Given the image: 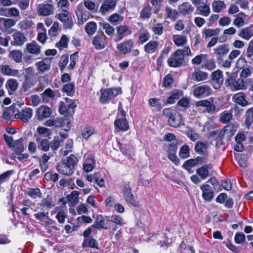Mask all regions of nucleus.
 <instances>
[{"label": "nucleus", "mask_w": 253, "mask_h": 253, "mask_svg": "<svg viewBox=\"0 0 253 253\" xmlns=\"http://www.w3.org/2000/svg\"><path fill=\"white\" fill-rule=\"evenodd\" d=\"M238 36L243 39L249 41L253 37V25H251L241 29L238 34Z\"/></svg>", "instance_id": "5701e85b"}, {"label": "nucleus", "mask_w": 253, "mask_h": 253, "mask_svg": "<svg viewBox=\"0 0 253 253\" xmlns=\"http://www.w3.org/2000/svg\"><path fill=\"white\" fill-rule=\"evenodd\" d=\"M202 158L200 157H198L196 159H190L186 161L185 163L183 164V168L187 170L189 169V168L196 165L199 161L202 160Z\"/></svg>", "instance_id": "3c124183"}, {"label": "nucleus", "mask_w": 253, "mask_h": 253, "mask_svg": "<svg viewBox=\"0 0 253 253\" xmlns=\"http://www.w3.org/2000/svg\"><path fill=\"white\" fill-rule=\"evenodd\" d=\"M211 13V9L209 4L205 3L203 5H199L197 7L195 14L201 15L203 16H208Z\"/></svg>", "instance_id": "cd10ccee"}, {"label": "nucleus", "mask_w": 253, "mask_h": 253, "mask_svg": "<svg viewBox=\"0 0 253 253\" xmlns=\"http://www.w3.org/2000/svg\"><path fill=\"white\" fill-rule=\"evenodd\" d=\"M26 50L30 53L39 54L41 52V46L36 42H33L26 44Z\"/></svg>", "instance_id": "c756f323"}, {"label": "nucleus", "mask_w": 253, "mask_h": 253, "mask_svg": "<svg viewBox=\"0 0 253 253\" xmlns=\"http://www.w3.org/2000/svg\"><path fill=\"white\" fill-rule=\"evenodd\" d=\"M212 84L215 88H218L223 83V78L221 71L217 70L211 74Z\"/></svg>", "instance_id": "412c9836"}, {"label": "nucleus", "mask_w": 253, "mask_h": 253, "mask_svg": "<svg viewBox=\"0 0 253 253\" xmlns=\"http://www.w3.org/2000/svg\"><path fill=\"white\" fill-rule=\"evenodd\" d=\"M200 189L202 191L203 199L207 202H211L214 197V192L212 187L209 184H203Z\"/></svg>", "instance_id": "2eb2a0df"}, {"label": "nucleus", "mask_w": 253, "mask_h": 253, "mask_svg": "<svg viewBox=\"0 0 253 253\" xmlns=\"http://www.w3.org/2000/svg\"><path fill=\"white\" fill-rule=\"evenodd\" d=\"M38 205L42 207H46L49 209L54 207V204L52 200L48 197L42 200L41 203L38 204Z\"/></svg>", "instance_id": "4d7b16f0"}, {"label": "nucleus", "mask_w": 253, "mask_h": 253, "mask_svg": "<svg viewBox=\"0 0 253 253\" xmlns=\"http://www.w3.org/2000/svg\"><path fill=\"white\" fill-rule=\"evenodd\" d=\"M107 221L112 222L121 226L124 224L122 217L121 216L118 215H113L111 216L107 217Z\"/></svg>", "instance_id": "603ef678"}, {"label": "nucleus", "mask_w": 253, "mask_h": 253, "mask_svg": "<svg viewBox=\"0 0 253 253\" xmlns=\"http://www.w3.org/2000/svg\"><path fill=\"white\" fill-rule=\"evenodd\" d=\"M96 161L92 156H87L83 164V170L85 172L91 171L95 167Z\"/></svg>", "instance_id": "4be33fe9"}, {"label": "nucleus", "mask_w": 253, "mask_h": 253, "mask_svg": "<svg viewBox=\"0 0 253 253\" xmlns=\"http://www.w3.org/2000/svg\"><path fill=\"white\" fill-rule=\"evenodd\" d=\"M246 95L243 92H240L235 94L233 97L234 101L238 104L245 106L248 104V101L246 99Z\"/></svg>", "instance_id": "72a5a7b5"}, {"label": "nucleus", "mask_w": 253, "mask_h": 253, "mask_svg": "<svg viewBox=\"0 0 253 253\" xmlns=\"http://www.w3.org/2000/svg\"><path fill=\"white\" fill-rule=\"evenodd\" d=\"M26 194L30 197L33 199L37 198H41L42 197V193L38 188H30L27 189Z\"/></svg>", "instance_id": "4c0bfd02"}, {"label": "nucleus", "mask_w": 253, "mask_h": 253, "mask_svg": "<svg viewBox=\"0 0 253 253\" xmlns=\"http://www.w3.org/2000/svg\"><path fill=\"white\" fill-rule=\"evenodd\" d=\"M212 168V165L210 164L204 165L197 169L196 173L202 179H205L209 175V170L211 169Z\"/></svg>", "instance_id": "bb28decb"}, {"label": "nucleus", "mask_w": 253, "mask_h": 253, "mask_svg": "<svg viewBox=\"0 0 253 253\" xmlns=\"http://www.w3.org/2000/svg\"><path fill=\"white\" fill-rule=\"evenodd\" d=\"M232 114L230 111H225L220 116V121L223 124L229 122L232 119Z\"/></svg>", "instance_id": "49530a36"}, {"label": "nucleus", "mask_w": 253, "mask_h": 253, "mask_svg": "<svg viewBox=\"0 0 253 253\" xmlns=\"http://www.w3.org/2000/svg\"><path fill=\"white\" fill-rule=\"evenodd\" d=\"M225 3L221 0H214L212 2V7L213 11L215 12L218 13L221 10L225 8Z\"/></svg>", "instance_id": "a19ab883"}, {"label": "nucleus", "mask_w": 253, "mask_h": 253, "mask_svg": "<svg viewBox=\"0 0 253 253\" xmlns=\"http://www.w3.org/2000/svg\"><path fill=\"white\" fill-rule=\"evenodd\" d=\"M191 50L188 46L183 49H178L168 59V63L170 67H178L182 64L185 55H189Z\"/></svg>", "instance_id": "f257e3e1"}, {"label": "nucleus", "mask_w": 253, "mask_h": 253, "mask_svg": "<svg viewBox=\"0 0 253 253\" xmlns=\"http://www.w3.org/2000/svg\"><path fill=\"white\" fill-rule=\"evenodd\" d=\"M37 132L39 135L43 137L49 136L51 134V130L46 127L40 126L37 129Z\"/></svg>", "instance_id": "69168bd1"}, {"label": "nucleus", "mask_w": 253, "mask_h": 253, "mask_svg": "<svg viewBox=\"0 0 253 253\" xmlns=\"http://www.w3.org/2000/svg\"><path fill=\"white\" fill-rule=\"evenodd\" d=\"M0 68L1 72L4 75L20 78L23 75L22 71L12 69L8 65H1L0 66Z\"/></svg>", "instance_id": "ddd939ff"}, {"label": "nucleus", "mask_w": 253, "mask_h": 253, "mask_svg": "<svg viewBox=\"0 0 253 253\" xmlns=\"http://www.w3.org/2000/svg\"><path fill=\"white\" fill-rule=\"evenodd\" d=\"M78 161L77 157L75 155L71 154L67 158L65 163L69 166H71L72 169H74L75 166L78 164Z\"/></svg>", "instance_id": "680f3d73"}, {"label": "nucleus", "mask_w": 253, "mask_h": 253, "mask_svg": "<svg viewBox=\"0 0 253 253\" xmlns=\"http://www.w3.org/2000/svg\"><path fill=\"white\" fill-rule=\"evenodd\" d=\"M26 74L24 76V81L22 87L24 91H28L37 83V78L35 75L33 68L28 67L25 69Z\"/></svg>", "instance_id": "7ed1b4c3"}, {"label": "nucleus", "mask_w": 253, "mask_h": 253, "mask_svg": "<svg viewBox=\"0 0 253 253\" xmlns=\"http://www.w3.org/2000/svg\"><path fill=\"white\" fill-rule=\"evenodd\" d=\"M122 192L126 201L133 206H137V202L134 199V196L131 193L130 183H125L122 188Z\"/></svg>", "instance_id": "1a4fd4ad"}, {"label": "nucleus", "mask_w": 253, "mask_h": 253, "mask_svg": "<svg viewBox=\"0 0 253 253\" xmlns=\"http://www.w3.org/2000/svg\"><path fill=\"white\" fill-rule=\"evenodd\" d=\"M213 50L216 61H217L221 58H224V57L226 56L230 49L228 45L222 44L214 48Z\"/></svg>", "instance_id": "6ab92c4d"}, {"label": "nucleus", "mask_w": 253, "mask_h": 253, "mask_svg": "<svg viewBox=\"0 0 253 253\" xmlns=\"http://www.w3.org/2000/svg\"><path fill=\"white\" fill-rule=\"evenodd\" d=\"M179 12L182 15H188L191 13L194 8L189 2H185L180 5L178 8Z\"/></svg>", "instance_id": "c85d7f7f"}, {"label": "nucleus", "mask_w": 253, "mask_h": 253, "mask_svg": "<svg viewBox=\"0 0 253 253\" xmlns=\"http://www.w3.org/2000/svg\"><path fill=\"white\" fill-rule=\"evenodd\" d=\"M150 35L149 32L145 30H140L139 36V42L140 43H143L149 40Z\"/></svg>", "instance_id": "bf43d9fd"}, {"label": "nucleus", "mask_w": 253, "mask_h": 253, "mask_svg": "<svg viewBox=\"0 0 253 253\" xmlns=\"http://www.w3.org/2000/svg\"><path fill=\"white\" fill-rule=\"evenodd\" d=\"M183 96V92L182 90H174L169 96L167 100L169 104H173L175 101L178 100L180 97Z\"/></svg>", "instance_id": "58836bf2"}, {"label": "nucleus", "mask_w": 253, "mask_h": 253, "mask_svg": "<svg viewBox=\"0 0 253 253\" xmlns=\"http://www.w3.org/2000/svg\"><path fill=\"white\" fill-rule=\"evenodd\" d=\"M9 57L16 62L19 63L22 60V54L19 51L12 50L10 52Z\"/></svg>", "instance_id": "052dcab7"}, {"label": "nucleus", "mask_w": 253, "mask_h": 253, "mask_svg": "<svg viewBox=\"0 0 253 253\" xmlns=\"http://www.w3.org/2000/svg\"><path fill=\"white\" fill-rule=\"evenodd\" d=\"M63 13L56 15L55 17L63 23L64 28L71 29L73 25V21L68 9H63Z\"/></svg>", "instance_id": "6e6552de"}, {"label": "nucleus", "mask_w": 253, "mask_h": 253, "mask_svg": "<svg viewBox=\"0 0 253 253\" xmlns=\"http://www.w3.org/2000/svg\"><path fill=\"white\" fill-rule=\"evenodd\" d=\"M48 211L46 212H39L37 213H35L34 216L36 219L40 220V221H44L45 219H49Z\"/></svg>", "instance_id": "338daca9"}, {"label": "nucleus", "mask_w": 253, "mask_h": 253, "mask_svg": "<svg viewBox=\"0 0 253 253\" xmlns=\"http://www.w3.org/2000/svg\"><path fill=\"white\" fill-rule=\"evenodd\" d=\"M212 89L211 87L207 84L196 87L193 90V94L196 97H199L202 95L208 96L211 93Z\"/></svg>", "instance_id": "dca6fc26"}, {"label": "nucleus", "mask_w": 253, "mask_h": 253, "mask_svg": "<svg viewBox=\"0 0 253 253\" xmlns=\"http://www.w3.org/2000/svg\"><path fill=\"white\" fill-rule=\"evenodd\" d=\"M76 15L78 17V23L80 24H83L87 21L90 17L89 12L81 6L77 7Z\"/></svg>", "instance_id": "aec40b11"}, {"label": "nucleus", "mask_w": 253, "mask_h": 253, "mask_svg": "<svg viewBox=\"0 0 253 253\" xmlns=\"http://www.w3.org/2000/svg\"><path fill=\"white\" fill-rule=\"evenodd\" d=\"M63 91L69 96H73L75 93V84L73 83L65 84L63 87Z\"/></svg>", "instance_id": "8fccbe9b"}, {"label": "nucleus", "mask_w": 253, "mask_h": 253, "mask_svg": "<svg viewBox=\"0 0 253 253\" xmlns=\"http://www.w3.org/2000/svg\"><path fill=\"white\" fill-rule=\"evenodd\" d=\"M57 171L62 174L70 175L73 173V169L65 162H60L57 166Z\"/></svg>", "instance_id": "393cba45"}, {"label": "nucleus", "mask_w": 253, "mask_h": 253, "mask_svg": "<svg viewBox=\"0 0 253 253\" xmlns=\"http://www.w3.org/2000/svg\"><path fill=\"white\" fill-rule=\"evenodd\" d=\"M16 23V22L11 19L0 17V28L1 30H7Z\"/></svg>", "instance_id": "7c9ffc66"}, {"label": "nucleus", "mask_w": 253, "mask_h": 253, "mask_svg": "<svg viewBox=\"0 0 253 253\" xmlns=\"http://www.w3.org/2000/svg\"><path fill=\"white\" fill-rule=\"evenodd\" d=\"M94 132V129L92 126L85 127L82 132V135L84 139H87Z\"/></svg>", "instance_id": "5fc2aeb1"}, {"label": "nucleus", "mask_w": 253, "mask_h": 253, "mask_svg": "<svg viewBox=\"0 0 253 253\" xmlns=\"http://www.w3.org/2000/svg\"><path fill=\"white\" fill-rule=\"evenodd\" d=\"M13 44L16 45H22L26 42L27 39L25 37L24 34L20 32H16L13 35Z\"/></svg>", "instance_id": "473e14b6"}, {"label": "nucleus", "mask_w": 253, "mask_h": 253, "mask_svg": "<svg viewBox=\"0 0 253 253\" xmlns=\"http://www.w3.org/2000/svg\"><path fill=\"white\" fill-rule=\"evenodd\" d=\"M207 149V144L205 142L198 141L195 147V151L201 154Z\"/></svg>", "instance_id": "0e129e2a"}, {"label": "nucleus", "mask_w": 253, "mask_h": 253, "mask_svg": "<svg viewBox=\"0 0 253 253\" xmlns=\"http://www.w3.org/2000/svg\"><path fill=\"white\" fill-rule=\"evenodd\" d=\"M22 142L23 139L20 138L15 141L14 144L12 145L17 155H20L24 150L25 148Z\"/></svg>", "instance_id": "c9c22d12"}, {"label": "nucleus", "mask_w": 253, "mask_h": 253, "mask_svg": "<svg viewBox=\"0 0 253 253\" xmlns=\"http://www.w3.org/2000/svg\"><path fill=\"white\" fill-rule=\"evenodd\" d=\"M5 85L8 90L14 91L18 88V83L14 79H10L7 81Z\"/></svg>", "instance_id": "a18cd8bd"}, {"label": "nucleus", "mask_w": 253, "mask_h": 253, "mask_svg": "<svg viewBox=\"0 0 253 253\" xmlns=\"http://www.w3.org/2000/svg\"><path fill=\"white\" fill-rule=\"evenodd\" d=\"M220 30L218 28L215 29L205 28L203 30V33L205 35L206 39L212 36H217Z\"/></svg>", "instance_id": "37998d69"}, {"label": "nucleus", "mask_w": 253, "mask_h": 253, "mask_svg": "<svg viewBox=\"0 0 253 253\" xmlns=\"http://www.w3.org/2000/svg\"><path fill=\"white\" fill-rule=\"evenodd\" d=\"M121 90L120 88H102L100 90V101L102 104H105L109 100L113 99L118 95L121 94Z\"/></svg>", "instance_id": "0eeeda50"}, {"label": "nucleus", "mask_w": 253, "mask_h": 253, "mask_svg": "<svg viewBox=\"0 0 253 253\" xmlns=\"http://www.w3.org/2000/svg\"><path fill=\"white\" fill-rule=\"evenodd\" d=\"M114 126L118 132L126 131L129 128L128 123L126 118V113L120 105H119L117 117L114 122Z\"/></svg>", "instance_id": "f03ea898"}, {"label": "nucleus", "mask_w": 253, "mask_h": 253, "mask_svg": "<svg viewBox=\"0 0 253 253\" xmlns=\"http://www.w3.org/2000/svg\"><path fill=\"white\" fill-rule=\"evenodd\" d=\"M163 112L164 115L169 118V124L171 126L176 127L180 126L182 117L179 113L170 108L164 109Z\"/></svg>", "instance_id": "423d86ee"}, {"label": "nucleus", "mask_w": 253, "mask_h": 253, "mask_svg": "<svg viewBox=\"0 0 253 253\" xmlns=\"http://www.w3.org/2000/svg\"><path fill=\"white\" fill-rule=\"evenodd\" d=\"M185 134L193 141H195L200 138V135L196 132L193 128L190 127L187 128L185 131Z\"/></svg>", "instance_id": "de8ad7c7"}, {"label": "nucleus", "mask_w": 253, "mask_h": 253, "mask_svg": "<svg viewBox=\"0 0 253 253\" xmlns=\"http://www.w3.org/2000/svg\"><path fill=\"white\" fill-rule=\"evenodd\" d=\"M165 10L167 18L173 20H175L176 19L178 14L176 10L172 9L168 6L165 7Z\"/></svg>", "instance_id": "6e6d98bb"}, {"label": "nucleus", "mask_w": 253, "mask_h": 253, "mask_svg": "<svg viewBox=\"0 0 253 253\" xmlns=\"http://www.w3.org/2000/svg\"><path fill=\"white\" fill-rule=\"evenodd\" d=\"M225 84L227 88L233 91L243 89L245 85L244 81L240 78L236 80V76L234 74L229 76V78L225 80Z\"/></svg>", "instance_id": "39448f33"}, {"label": "nucleus", "mask_w": 253, "mask_h": 253, "mask_svg": "<svg viewBox=\"0 0 253 253\" xmlns=\"http://www.w3.org/2000/svg\"><path fill=\"white\" fill-rule=\"evenodd\" d=\"M131 34V29L126 25H121L117 28V35L115 41L118 42L121 41L125 36Z\"/></svg>", "instance_id": "f3484780"}, {"label": "nucleus", "mask_w": 253, "mask_h": 253, "mask_svg": "<svg viewBox=\"0 0 253 253\" xmlns=\"http://www.w3.org/2000/svg\"><path fill=\"white\" fill-rule=\"evenodd\" d=\"M174 44L177 46L185 45L187 42L186 37L183 35H173L172 38Z\"/></svg>", "instance_id": "e433bc0d"}, {"label": "nucleus", "mask_w": 253, "mask_h": 253, "mask_svg": "<svg viewBox=\"0 0 253 253\" xmlns=\"http://www.w3.org/2000/svg\"><path fill=\"white\" fill-rule=\"evenodd\" d=\"M208 78V74L206 72L197 70L192 74V79L197 82L204 81Z\"/></svg>", "instance_id": "f704fd0d"}, {"label": "nucleus", "mask_w": 253, "mask_h": 253, "mask_svg": "<svg viewBox=\"0 0 253 253\" xmlns=\"http://www.w3.org/2000/svg\"><path fill=\"white\" fill-rule=\"evenodd\" d=\"M77 105L74 100L66 98L64 101L59 103V112L64 116L73 115L75 112V108Z\"/></svg>", "instance_id": "20e7f679"}, {"label": "nucleus", "mask_w": 253, "mask_h": 253, "mask_svg": "<svg viewBox=\"0 0 253 253\" xmlns=\"http://www.w3.org/2000/svg\"><path fill=\"white\" fill-rule=\"evenodd\" d=\"M93 226L97 229H107V226L105 223V221L101 216L97 217L96 221L94 223Z\"/></svg>", "instance_id": "e2e57ef3"}, {"label": "nucleus", "mask_w": 253, "mask_h": 253, "mask_svg": "<svg viewBox=\"0 0 253 253\" xmlns=\"http://www.w3.org/2000/svg\"><path fill=\"white\" fill-rule=\"evenodd\" d=\"M63 142L62 138L59 136L55 137L50 142V147L52 151H56L60 146L61 143Z\"/></svg>", "instance_id": "ea45409f"}, {"label": "nucleus", "mask_w": 253, "mask_h": 253, "mask_svg": "<svg viewBox=\"0 0 253 253\" xmlns=\"http://www.w3.org/2000/svg\"><path fill=\"white\" fill-rule=\"evenodd\" d=\"M133 46V41L128 40L118 44L117 48L121 54H126L131 51Z\"/></svg>", "instance_id": "a211bd4d"}, {"label": "nucleus", "mask_w": 253, "mask_h": 253, "mask_svg": "<svg viewBox=\"0 0 253 253\" xmlns=\"http://www.w3.org/2000/svg\"><path fill=\"white\" fill-rule=\"evenodd\" d=\"M69 123V122L66 119H56L55 120H48L44 123V125L48 126H53L56 127L60 126L64 130H67L70 129Z\"/></svg>", "instance_id": "9d476101"}, {"label": "nucleus", "mask_w": 253, "mask_h": 253, "mask_svg": "<svg viewBox=\"0 0 253 253\" xmlns=\"http://www.w3.org/2000/svg\"><path fill=\"white\" fill-rule=\"evenodd\" d=\"M33 115V110L31 108L26 107L22 109L21 111H19L16 113L14 115V117L16 119H20L22 122L24 123L27 122Z\"/></svg>", "instance_id": "f8f14e48"}, {"label": "nucleus", "mask_w": 253, "mask_h": 253, "mask_svg": "<svg viewBox=\"0 0 253 253\" xmlns=\"http://www.w3.org/2000/svg\"><path fill=\"white\" fill-rule=\"evenodd\" d=\"M108 38L102 33L94 37L92 44L96 49H101L106 46Z\"/></svg>", "instance_id": "9b49d317"}, {"label": "nucleus", "mask_w": 253, "mask_h": 253, "mask_svg": "<svg viewBox=\"0 0 253 253\" xmlns=\"http://www.w3.org/2000/svg\"><path fill=\"white\" fill-rule=\"evenodd\" d=\"M96 29V23L93 21L88 22L85 26V30L87 34L89 36L93 35Z\"/></svg>", "instance_id": "79ce46f5"}, {"label": "nucleus", "mask_w": 253, "mask_h": 253, "mask_svg": "<svg viewBox=\"0 0 253 253\" xmlns=\"http://www.w3.org/2000/svg\"><path fill=\"white\" fill-rule=\"evenodd\" d=\"M38 71L40 73H43L48 71L50 69V61L47 59H45L35 64Z\"/></svg>", "instance_id": "a878e982"}, {"label": "nucleus", "mask_w": 253, "mask_h": 253, "mask_svg": "<svg viewBox=\"0 0 253 253\" xmlns=\"http://www.w3.org/2000/svg\"><path fill=\"white\" fill-rule=\"evenodd\" d=\"M253 74V67L249 66L242 70L240 74V78H242L244 80V79H246L251 77Z\"/></svg>", "instance_id": "c03bdc74"}, {"label": "nucleus", "mask_w": 253, "mask_h": 253, "mask_svg": "<svg viewBox=\"0 0 253 253\" xmlns=\"http://www.w3.org/2000/svg\"><path fill=\"white\" fill-rule=\"evenodd\" d=\"M159 46V42L156 41H151L144 46V51L147 53L155 52Z\"/></svg>", "instance_id": "2f4dec72"}, {"label": "nucleus", "mask_w": 253, "mask_h": 253, "mask_svg": "<svg viewBox=\"0 0 253 253\" xmlns=\"http://www.w3.org/2000/svg\"><path fill=\"white\" fill-rule=\"evenodd\" d=\"M69 40L65 35H63L59 42L56 44V47L59 48V50H62L64 48L67 47L68 42Z\"/></svg>", "instance_id": "13d9d810"}, {"label": "nucleus", "mask_w": 253, "mask_h": 253, "mask_svg": "<svg viewBox=\"0 0 253 253\" xmlns=\"http://www.w3.org/2000/svg\"><path fill=\"white\" fill-rule=\"evenodd\" d=\"M38 13L41 15L46 16L53 13V5L50 3L39 4L37 6Z\"/></svg>", "instance_id": "4468645a"}, {"label": "nucleus", "mask_w": 253, "mask_h": 253, "mask_svg": "<svg viewBox=\"0 0 253 253\" xmlns=\"http://www.w3.org/2000/svg\"><path fill=\"white\" fill-rule=\"evenodd\" d=\"M151 8L149 5L145 7L140 12V17L143 19L150 18L151 15Z\"/></svg>", "instance_id": "774afa93"}, {"label": "nucleus", "mask_w": 253, "mask_h": 253, "mask_svg": "<svg viewBox=\"0 0 253 253\" xmlns=\"http://www.w3.org/2000/svg\"><path fill=\"white\" fill-rule=\"evenodd\" d=\"M38 147L41 150L47 152L50 148V141L46 138L43 139L39 142Z\"/></svg>", "instance_id": "864d4df0"}, {"label": "nucleus", "mask_w": 253, "mask_h": 253, "mask_svg": "<svg viewBox=\"0 0 253 253\" xmlns=\"http://www.w3.org/2000/svg\"><path fill=\"white\" fill-rule=\"evenodd\" d=\"M246 126L249 128L253 123V108L249 109L246 113Z\"/></svg>", "instance_id": "09e8293b"}, {"label": "nucleus", "mask_w": 253, "mask_h": 253, "mask_svg": "<svg viewBox=\"0 0 253 253\" xmlns=\"http://www.w3.org/2000/svg\"><path fill=\"white\" fill-rule=\"evenodd\" d=\"M117 0H105L100 8V12L105 14L110 10H113L117 4Z\"/></svg>", "instance_id": "b1692460"}]
</instances>
